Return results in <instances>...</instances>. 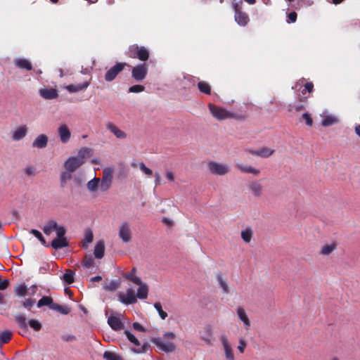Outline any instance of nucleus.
I'll return each instance as SVG.
<instances>
[{"label": "nucleus", "mask_w": 360, "mask_h": 360, "mask_svg": "<svg viewBox=\"0 0 360 360\" xmlns=\"http://www.w3.org/2000/svg\"><path fill=\"white\" fill-rule=\"evenodd\" d=\"M176 338V335L172 332H167L162 338H153L151 342L155 344L158 348L165 352H172L175 349V345L169 340Z\"/></svg>", "instance_id": "f257e3e1"}, {"label": "nucleus", "mask_w": 360, "mask_h": 360, "mask_svg": "<svg viewBox=\"0 0 360 360\" xmlns=\"http://www.w3.org/2000/svg\"><path fill=\"white\" fill-rule=\"evenodd\" d=\"M208 108L212 115L218 120H224L229 118H238V116L235 113L214 104L209 103Z\"/></svg>", "instance_id": "f03ea898"}, {"label": "nucleus", "mask_w": 360, "mask_h": 360, "mask_svg": "<svg viewBox=\"0 0 360 360\" xmlns=\"http://www.w3.org/2000/svg\"><path fill=\"white\" fill-rule=\"evenodd\" d=\"M127 55L131 58H137L145 62L149 58L150 52L145 46L133 44L129 47Z\"/></svg>", "instance_id": "7ed1b4c3"}, {"label": "nucleus", "mask_w": 360, "mask_h": 360, "mask_svg": "<svg viewBox=\"0 0 360 360\" xmlns=\"http://www.w3.org/2000/svg\"><path fill=\"white\" fill-rule=\"evenodd\" d=\"M113 169L110 167H105L103 169L102 178H100L99 190L101 192L108 191L112 184Z\"/></svg>", "instance_id": "20e7f679"}, {"label": "nucleus", "mask_w": 360, "mask_h": 360, "mask_svg": "<svg viewBox=\"0 0 360 360\" xmlns=\"http://www.w3.org/2000/svg\"><path fill=\"white\" fill-rule=\"evenodd\" d=\"M124 333L127 339L135 346L131 348V351L136 354L146 353L150 347L149 344L146 342L143 345L139 341V340L129 330H125Z\"/></svg>", "instance_id": "39448f33"}, {"label": "nucleus", "mask_w": 360, "mask_h": 360, "mask_svg": "<svg viewBox=\"0 0 360 360\" xmlns=\"http://www.w3.org/2000/svg\"><path fill=\"white\" fill-rule=\"evenodd\" d=\"M118 236L124 243H128L132 240V229L129 222L123 221L120 224L118 229Z\"/></svg>", "instance_id": "423d86ee"}, {"label": "nucleus", "mask_w": 360, "mask_h": 360, "mask_svg": "<svg viewBox=\"0 0 360 360\" xmlns=\"http://www.w3.org/2000/svg\"><path fill=\"white\" fill-rule=\"evenodd\" d=\"M207 167L211 174L219 176L225 175L230 171V168L228 165L216 161L209 162Z\"/></svg>", "instance_id": "0eeeda50"}, {"label": "nucleus", "mask_w": 360, "mask_h": 360, "mask_svg": "<svg viewBox=\"0 0 360 360\" xmlns=\"http://www.w3.org/2000/svg\"><path fill=\"white\" fill-rule=\"evenodd\" d=\"M53 231H56L57 236H64L66 233L65 227L58 225L54 220L49 221L43 227L46 235H50Z\"/></svg>", "instance_id": "6e6552de"}, {"label": "nucleus", "mask_w": 360, "mask_h": 360, "mask_svg": "<svg viewBox=\"0 0 360 360\" xmlns=\"http://www.w3.org/2000/svg\"><path fill=\"white\" fill-rule=\"evenodd\" d=\"M148 68L146 63L139 64L131 69V77L136 82L143 81L148 74Z\"/></svg>", "instance_id": "1a4fd4ad"}, {"label": "nucleus", "mask_w": 360, "mask_h": 360, "mask_svg": "<svg viewBox=\"0 0 360 360\" xmlns=\"http://www.w3.org/2000/svg\"><path fill=\"white\" fill-rule=\"evenodd\" d=\"M127 65L126 63H117L114 66L110 68L105 75V79L107 82H112L117 75L123 70Z\"/></svg>", "instance_id": "9d476101"}, {"label": "nucleus", "mask_w": 360, "mask_h": 360, "mask_svg": "<svg viewBox=\"0 0 360 360\" xmlns=\"http://www.w3.org/2000/svg\"><path fill=\"white\" fill-rule=\"evenodd\" d=\"M200 338L206 344L212 345L213 340V328L211 325H205L201 330L199 331Z\"/></svg>", "instance_id": "9b49d317"}, {"label": "nucleus", "mask_w": 360, "mask_h": 360, "mask_svg": "<svg viewBox=\"0 0 360 360\" xmlns=\"http://www.w3.org/2000/svg\"><path fill=\"white\" fill-rule=\"evenodd\" d=\"M118 300L127 305L134 304L137 301L134 291L131 288L127 289L125 293H120Z\"/></svg>", "instance_id": "f8f14e48"}, {"label": "nucleus", "mask_w": 360, "mask_h": 360, "mask_svg": "<svg viewBox=\"0 0 360 360\" xmlns=\"http://www.w3.org/2000/svg\"><path fill=\"white\" fill-rule=\"evenodd\" d=\"M233 8L235 11L236 22L240 26L246 25L249 21L248 15L240 10L237 4L233 5Z\"/></svg>", "instance_id": "ddd939ff"}, {"label": "nucleus", "mask_w": 360, "mask_h": 360, "mask_svg": "<svg viewBox=\"0 0 360 360\" xmlns=\"http://www.w3.org/2000/svg\"><path fill=\"white\" fill-rule=\"evenodd\" d=\"M219 340L224 350L226 359L234 360V354L228 338L225 335H222L220 336Z\"/></svg>", "instance_id": "4468645a"}, {"label": "nucleus", "mask_w": 360, "mask_h": 360, "mask_svg": "<svg viewBox=\"0 0 360 360\" xmlns=\"http://www.w3.org/2000/svg\"><path fill=\"white\" fill-rule=\"evenodd\" d=\"M106 129L118 139H124L127 138V134L120 129L112 122H107L105 124Z\"/></svg>", "instance_id": "2eb2a0df"}, {"label": "nucleus", "mask_w": 360, "mask_h": 360, "mask_svg": "<svg viewBox=\"0 0 360 360\" xmlns=\"http://www.w3.org/2000/svg\"><path fill=\"white\" fill-rule=\"evenodd\" d=\"M248 188L252 195L255 198H259L262 195L264 187L260 181L255 180L248 184Z\"/></svg>", "instance_id": "dca6fc26"}, {"label": "nucleus", "mask_w": 360, "mask_h": 360, "mask_svg": "<svg viewBox=\"0 0 360 360\" xmlns=\"http://www.w3.org/2000/svg\"><path fill=\"white\" fill-rule=\"evenodd\" d=\"M82 165L83 164H82L81 162L77 160L75 156H71L65 161L64 167L66 170L73 173Z\"/></svg>", "instance_id": "f3484780"}, {"label": "nucleus", "mask_w": 360, "mask_h": 360, "mask_svg": "<svg viewBox=\"0 0 360 360\" xmlns=\"http://www.w3.org/2000/svg\"><path fill=\"white\" fill-rule=\"evenodd\" d=\"M275 152V150L269 147H262L257 150H250L249 153L255 156H258L262 158H267L271 156Z\"/></svg>", "instance_id": "a211bd4d"}, {"label": "nucleus", "mask_w": 360, "mask_h": 360, "mask_svg": "<svg viewBox=\"0 0 360 360\" xmlns=\"http://www.w3.org/2000/svg\"><path fill=\"white\" fill-rule=\"evenodd\" d=\"M58 133L62 143H66L70 140L71 133L66 124L60 125L58 129Z\"/></svg>", "instance_id": "6ab92c4d"}, {"label": "nucleus", "mask_w": 360, "mask_h": 360, "mask_svg": "<svg viewBox=\"0 0 360 360\" xmlns=\"http://www.w3.org/2000/svg\"><path fill=\"white\" fill-rule=\"evenodd\" d=\"M236 313L239 320L243 322L245 328L246 330H249L251 326V323L245 309L242 307H238L236 309Z\"/></svg>", "instance_id": "aec40b11"}, {"label": "nucleus", "mask_w": 360, "mask_h": 360, "mask_svg": "<svg viewBox=\"0 0 360 360\" xmlns=\"http://www.w3.org/2000/svg\"><path fill=\"white\" fill-rule=\"evenodd\" d=\"M27 127L26 125L18 127L12 133V139L14 141H18L26 136L27 134Z\"/></svg>", "instance_id": "412c9836"}, {"label": "nucleus", "mask_w": 360, "mask_h": 360, "mask_svg": "<svg viewBox=\"0 0 360 360\" xmlns=\"http://www.w3.org/2000/svg\"><path fill=\"white\" fill-rule=\"evenodd\" d=\"M108 323L114 330H120L124 328V324L118 316H110L108 319Z\"/></svg>", "instance_id": "4be33fe9"}, {"label": "nucleus", "mask_w": 360, "mask_h": 360, "mask_svg": "<svg viewBox=\"0 0 360 360\" xmlns=\"http://www.w3.org/2000/svg\"><path fill=\"white\" fill-rule=\"evenodd\" d=\"M236 166L242 173L252 174L255 176H258L260 174V170L259 169L250 165H245L242 163H236Z\"/></svg>", "instance_id": "5701e85b"}, {"label": "nucleus", "mask_w": 360, "mask_h": 360, "mask_svg": "<svg viewBox=\"0 0 360 360\" xmlns=\"http://www.w3.org/2000/svg\"><path fill=\"white\" fill-rule=\"evenodd\" d=\"M49 139L45 134H39L32 142V147L36 148H44L48 144Z\"/></svg>", "instance_id": "b1692460"}, {"label": "nucleus", "mask_w": 360, "mask_h": 360, "mask_svg": "<svg viewBox=\"0 0 360 360\" xmlns=\"http://www.w3.org/2000/svg\"><path fill=\"white\" fill-rule=\"evenodd\" d=\"M90 82H84L82 84H70L65 86V89L69 92V93H77L82 91H84L87 89V87L89 86Z\"/></svg>", "instance_id": "393cba45"}, {"label": "nucleus", "mask_w": 360, "mask_h": 360, "mask_svg": "<svg viewBox=\"0 0 360 360\" xmlns=\"http://www.w3.org/2000/svg\"><path fill=\"white\" fill-rule=\"evenodd\" d=\"M39 95L45 99H53L58 96L57 90L53 88L40 89Z\"/></svg>", "instance_id": "a878e982"}, {"label": "nucleus", "mask_w": 360, "mask_h": 360, "mask_svg": "<svg viewBox=\"0 0 360 360\" xmlns=\"http://www.w3.org/2000/svg\"><path fill=\"white\" fill-rule=\"evenodd\" d=\"M51 247L55 250H58L68 245L67 238L64 236H57L53 239L51 244Z\"/></svg>", "instance_id": "bb28decb"}, {"label": "nucleus", "mask_w": 360, "mask_h": 360, "mask_svg": "<svg viewBox=\"0 0 360 360\" xmlns=\"http://www.w3.org/2000/svg\"><path fill=\"white\" fill-rule=\"evenodd\" d=\"M91 148L83 147L79 150L77 155L75 157L81 162L82 164H84L86 159L91 155Z\"/></svg>", "instance_id": "cd10ccee"}, {"label": "nucleus", "mask_w": 360, "mask_h": 360, "mask_svg": "<svg viewBox=\"0 0 360 360\" xmlns=\"http://www.w3.org/2000/svg\"><path fill=\"white\" fill-rule=\"evenodd\" d=\"M137 285H139V288L136 295V299H146L148 295V286L143 282H141V284H138Z\"/></svg>", "instance_id": "c85d7f7f"}, {"label": "nucleus", "mask_w": 360, "mask_h": 360, "mask_svg": "<svg viewBox=\"0 0 360 360\" xmlns=\"http://www.w3.org/2000/svg\"><path fill=\"white\" fill-rule=\"evenodd\" d=\"M105 252V243L103 240H99L94 250V255L96 258L97 259H101L104 256Z\"/></svg>", "instance_id": "c756f323"}, {"label": "nucleus", "mask_w": 360, "mask_h": 360, "mask_svg": "<svg viewBox=\"0 0 360 360\" xmlns=\"http://www.w3.org/2000/svg\"><path fill=\"white\" fill-rule=\"evenodd\" d=\"M100 178L94 177L91 180L89 181L86 184L88 191L94 193L99 189Z\"/></svg>", "instance_id": "7c9ffc66"}, {"label": "nucleus", "mask_w": 360, "mask_h": 360, "mask_svg": "<svg viewBox=\"0 0 360 360\" xmlns=\"http://www.w3.org/2000/svg\"><path fill=\"white\" fill-rule=\"evenodd\" d=\"M14 64L20 69L31 70L32 68L31 63L25 58H16L14 60Z\"/></svg>", "instance_id": "2f4dec72"}, {"label": "nucleus", "mask_w": 360, "mask_h": 360, "mask_svg": "<svg viewBox=\"0 0 360 360\" xmlns=\"http://www.w3.org/2000/svg\"><path fill=\"white\" fill-rule=\"evenodd\" d=\"M72 178V172L65 170L60 173V186L65 187L68 181H70Z\"/></svg>", "instance_id": "473e14b6"}, {"label": "nucleus", "mask_w": 360, "mask_h": 360, "mask_svg": "<svg viewBox=\"0 0 360 360\" xmlns=\"http://www.w3.org/2000/svg\"><path fill=\"white\" fill-rule=\"evenodd\" d=\"M15 319L20 328L23 330L25 332L27 330V319L25 314H18L15 316Z\"/></svg>", "instance_id": "72a5a7b5"}, {"label": "nucleus", "mask_w": 360, "mask_h": 360, "mask_svg": "<svg viewBox=\"0 0 360 360\" xmlns=\"http://www.w3.org/2000/svg\"><path fill=\"white\" fill-rule=\"evenodd\" d=\"M53 304H55V303L53 302V299L49 296L42 297L37 302V307L39 308L44 306H48L51 309H52V305Z\"/></svg>", "instance_id": "f704fd0d"}, {"label": "nucleus", "mask_w": 360, "mask_h": 360, "mask_svg": "<svg viewBox=\"0 0 360 360\" xmlns=\"http://www.w3.org/2000/svg\"><path fill=\"white\" fill-rule=\"evenodd\" d=\"M29 288L25 283H20L15 288V293L18 297H25L28 295Z\"/></svg>", "instance_id": "c9c22d12"}, {"label": "nucleus", "mask_w": 360, "mask_h": 360, "mask_svg": "<svg viewBox=\"0 0 360 360\" xmlns=\"http://www.w3.org/2000/svg\"><path fill=\"white\" fill-rule=\"evenodd\" d=\"M337 248V243L333 242L330 244H326L321 248L320 253L323 255H329Z\"/></svg>", "instance_id": "e433bc0d"}, {"label": "nucleus", "mask_w": 360, "mask_h": 360, "mask_svg": "<svg viewBox=\"0 0 360 360\" xmlns=\"http://www.w3.org/2000/svg\"><path fill=\"white\" fill-rule=\"evenodd\" d=\"M240 236L245 243H249L253 236L252 229L250 227H247L241 231Z\"/></svg>", "instance_id": "4c0bfd02"}, {"label": "nucleus", "mask_w": 360, "mask_h": 360, "mask_svg": "<svg viewBox=\"0 0 360 360\" xmlns=\"http://www.w3.org/2000/svg\"><path fill=\"white\" fill-rule=\"evenodd\" d=\"M338 120L336 117L333 115H326L323 118L321 124L323 127H328L338 123Z\"/></svg>", "instance_id": "58836bf2"}, {"label": "nucleus", "mask_w": 360, "mask_h": 360, "mask_svg": "<svg viewBox=\"0 0 360 360\" xmlns=\"http://www.w3.org/2000/svg\"><path fill=\"white\" fill-rule=\"evenodd\" d=\"M198 87L201 93L207 95H210L211 94V86L207 82L205 81H200L198 83Z\"/></svg>", "instance_id": "ea45409f"}, {"label": "nucleus", "mask_w": 360, "mask_h": 360, "mask_svg": "<svg viewBox=\"0 0 360 360\" xmlns=\"http://www.w3.org/2000/svg\"><path fill=\"white\" fill-rule=\"evenodd\" d=\"M12 338V333L9 330H5L0 333V346L8 343Z\"/></svg>", "instance_id": "a19ab883"}, {"label": "nucleus", "mask_w": 360, "mask_h": 360, "mask_svg": "<svg viewBox=\"0 0 360 360\" xmlns=\"http://www.w3.org/2000/svg\"><path fill=\"white\" fill-rule=\"evenodd\" d=\"M52 310L59 311L62 314H68L70 312V308L68 306H62L57 303L52 305Z\"/></svg>", "instance_id": "79ce46f5"}, {"label": "nucleus", "mask_w": 360, "mask_h": 360, "mask_svg": "<svg viewBox=\"0 0 360 360\" xmlns=\"http://www.w3.org/2000/svg\"><path fill=\"white\" fill-rule=\"evenodd\" d=\"M63 280L68 284H71L74 282V272L70 269H67L63 275Z\"/></svg>", "instance_id": "37998d69"}, {"label": "nucleus", "mask_w": 360, "mask_h": 360, "mask_svg": "<svg viewBox=\"0 0 360 360\" xmlns=\"http://www.w3.org/2000/svg\"><path fill=\"white\" fill-rule=\"evenodd\" d=\"M217 281L220 288L222 289L224 293L228 294L229 292V288L226 282L224 280L221 275L217 276Z\"/></svg>", "instance_id": "c03bdc74"}, {"label": "nucleus", "mask_w": 360, "mask_h": 360, "mask_svg": "<svg viewBox=\"0 0 360 360\" xmlns=\"http://www.w3.org/2000/svg\"><path fill=\"white\" fill-rule=\"evenodd\" d=\"M103 358L106 360H122V359L116 353L106 351L103 354Z\"/></svg>", "instance_id": "a18cd8bd"}, {"label": "nucleus", "mask_w": 360, "mask_h": 360, "mask_svg": "<svg viewBox=\"0 0 360 360\" xmlns=\"http://www.w3.org/2000/svg\"><path fill=\"white\" fill-rule=\"evenodd\" d=\"M154 307L157 310L159 314V316L162 320H165L167 317V313L163 311L162 304L160 302H155L154 304Z\"/></svg>", "instance_id": "49530a36"}, {"label": "nucleus", "mask_w": 360, "mask_h": 360, "mask_svg": "<svg viewBox=\"0 0 360 360\" xmlns=\"http://www.w3.org/2000/svg\"><path fill=\"white\" fill-rule=\"evenodd\" d=\"M94 259H93V257H92V256L91 255H86L84 257L83 266L85 268L89 269V268L93 266H94Z\"/></svg>", "instance_id": "de8ad7c7"}, {"label": "nucleus", "mask_w": 360, "mask_h": 360, "mask_svg": "<svg viewBox=\"0 0 360 360\" xmlns=\"http://www.w3.org/2000/svg\"><path fill=\"white\" fill-rule=\"evenodd\" d=\"M35 302L36 301L34 299L27 298L22 301V306L27 310H30L31 307L34 306Z\"/></svg>", "instance_id": "09e8293b"}, {"label": "nucleus", "mask_w": 360, "mask_h": 360, "mask_svg": "<svg viewBox=\"0 0 360 360\" xmlns=\"http://www.w3.org/2000/svg\"><path fill=\"white\" fill-rule=\"evenodd\" d=\"M305 109L304 104L289 105L288 110L292 112H298Z\"/></svg>", "instance_id": "8fccbe9b"}, {"label": "nucleus", "mask_w": 360, "mask_h": 360, "mask_svg": "<svg viewBox=\"0 0 360 360\" xmlns=\"http://www.w3.org/2000/svg\"><path fill=\"white\" fill-rule=\"evenodd\" d=\"M28 323L35 331H39L41 328V323L36 319L30 320Z\"/></svg>", "instance_id": "3c124183"}, {"label": "nucleus", "mask_w": 360, "mask_h": 360, "mask_svg": "<svg viewBox=\"0 0 360 360\" xmlns=\"http://www.w3.org/2000/svg\"><path fill=\"white\" fill-rule=\"evenodd\" d=\"M30 233L38 238L42 245H46V242L40 231L37 229H31Z\"/></svg>", "instance_id": "603ef678"}, {"label": "nucleus", "mask_w": 360, "mask_h": 360, "mask_svg": "<svg viewBox=\"0 0 360 360\" xmlns=\"http://www.w3.org/2000/svg\"><path fill=\"white\" fill-rule=\"evenodd\" d=\"M139 169L148 176H150L153 174V171L147 167L143 162L139 163Z\"/></svg>", "instance_id": "864d4df0"}, {"label": "nucleus", "mask_w": 360, "mask_h": 360, "mask_svg": "<svg viewBox=\"0 0 360 360\" xmlns=\"http://www.w3.org/2000/svg\"><path fill=\"white\" fill-rule=\"evenodd\" d=\"M145 89V87L142 85L136 84L133 85L129 89V92L131 93H139L143 91Z\"/></svg>", "instance_id": "5fc2aeb1"}, {"label": "nucleus", "mask_w": 360, "mask_h": 360, "mask_svg": "<svg viewBox=\"0 0 360 360\" xmlns=\"http://www.w3.org/2000/svg\"><path fill=\"white\" fill-rule=\"evenodd\" d=\"M24 172L27 176H32L35 175V169L32 166H27L24 169Z\"/></svg>", "instance_id": "6e6d98bb"}, {"label": "nucleus", "mask_w": 360, "mask_h": 360, "mask_svg": "<svg viewBox=\"0 0 360 360\" xmlns=\"http://www.w3.org/2000/svg\"><path fill=\"white\" fill-rule=\"evenodd\" d=\"M302 119L305 121L307 125L311 127L313 124L312 118L311 117V115L308 112H304L302 115Z\"/></svg>", "instance_id": "4d7b16f0"}, {"label": "nucleus", "mask_w": 360, "mask_h": 360, "mask_svg": "<svg viewBox=\"0 0 360 360\" xmlns=\"http://www.w3.org/2000/svg\"><path fill=\"white\" fill-rule=\"evenodd\" d=\"M61 339L65 342H72L76 340V337L70 334H65L61 336Z\"/></svg>", "instance_id": "13d9d810"}, {"label": "nucleus", "mask_w": 360, "mask_h": 360, "mask_svg": "<svg viewBox=\"0 0 360 360\" xmlns=\"http://www.w3.org/2000/svg\"><path fill=\"white\" fill-rule=\"evenodd\" d=\"M314 85L311 82H307L304 85V89L302 91L303 94H305L306 91L311 92L313 91Z\"/></svg>", "instance_id": "bf43d9fd"}, {"label": "nucleus", "mask_w": 360, "mask_h": 360, "mask_svg": "<svg viewBox=\"0 0 360 360\" xmlns=\"http://www.w3.org/2000/svg\"><path fill=\"white\" fill-rule=\"evenodd\" d=\"M246 347V342L243 339H240L239 345L238 346V349L240 353H243L245 348Z\"/></svg>", "instance_id": "052dcab7"}, {"label": "nucleus", "mask_w": 360, "mask_h": 360, "mask_svg": "<svg viewBox=\"0 0 360 360\" xmlns=\"http://www.w3.org/2000/svg\"><path fill=\"white\" fill-rule=\"evenodd\" d=\"M94 238L93 233L91 231H88L86 232L85 234V242L89 243H91Z\"/></svg>", "instance_id": "680f3d73"}, {"label": "nucleus", "mask_w": 360, "mask_h": 360, "mask_svg": "<svg viewBox=\"0 0 360 360\" xmlns=\"http://www.w3.org/2000/svg\"><path fill=\"white\" fill-rule=\"evenodd\" d=\"M288 22H295L297 20V13L295 12H290L288 15Z\"/></svg>", "instance_id": "e2e57ef3"}, {"label": "nucleus", "mask_w": 360, "mask_h": 360, "mask_svg": "<svg viewBox=\"0 0 360 360\" xmlns=\"http://www.w3.org/2000/svg\"><path fill=\"white\" fill-rule=\"evenodd\" d=\"M136 269L135 267H134L131 271L125 274L124 275V277L126 278V279H129L130 278H131L132 276H135L136 275Z\"/></svg>", "instance_id": "0e129e2a"}, {"label": "nucleus", "mask_w": 360, "mask_h": 360, "mask_svg": "<svg viewBox=\"0 0 360 360\" xmlns=\"http://www.w3.org/2000/svg\"><path fill=\"white\" fill-rule=\"evenodd\" d=\"M133 328H134V329H135L136 330H138V331H141V332L145 331V328H143V326L138 322H135L133 323Z\"/></svg>", "instance_id": "69168bd1"}, {"label": "nucleus", "mask_w": 360, "mask_h": 360, "mask_svg": "<svg viewBox=\"0 0 360 360\" xmlns=\"http://www.w3.org/2000/svg\"><path fill=\"white\" fill-rule=\"evenodd\" d=\"M128 280L136 285L141 284V282H142L141 278L138 277L136 275L132 276L131 278H130Z\"/></svg>", "instance_id": "338daca9"}, {"label": "nucleus", "mask_w": 360, "mask_h": 360, "mask_svg": "<svg viewBox=\"0 0 360 360\" xmlns=\"http://www.w3.org/2000/svg\"><path fill=\"white\" fill-rule=\"evenodd\" d=\"M154 177H155V186L157 187L158 186L161 184L160 175L158 172H155L154 174Z\"/></svg>", "instance_id": "774afa93"}]
</instances>
